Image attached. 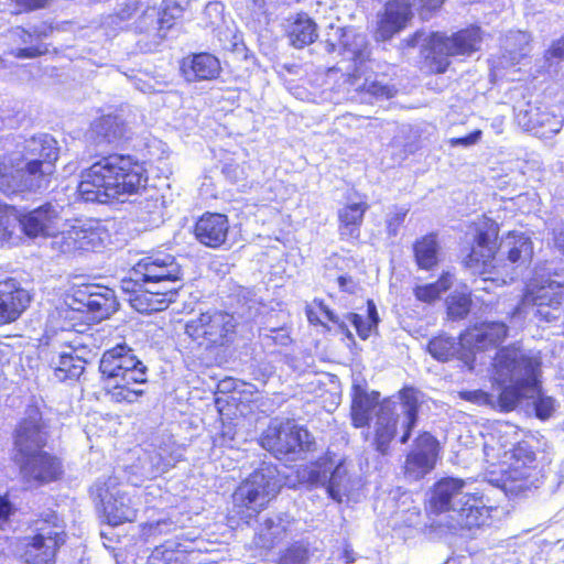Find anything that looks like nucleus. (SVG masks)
Listing matches in <instances>:
<instances>
[{
	"instance_id": "nucleus-30",
	"label": "nucleus",
	"mask_w": 564,
	"mask_h": 564,
	"mask_svg": "<svg viewBox=\"0 0 564 564\" xmlns=\"http://www.w3.org/2000/svg\"><path fill=\"white\" fill-rule=\"evenodd\" d=\"M67 301V306L76 312H93L97 313L100 318L107 316L115 307L113 291L109 288H104L102 292H88L83 295L82 300Z\"/></svg>"
},
{
	"instance_id": "nucleus-51",
	"label": "nucleus",
	"mask_w": 564,
	"mask_h": 564,
	"mask_svg": "<svg viewBox=\"0 0 564 564\" xmlns=\"http://www.w3.org/2000/svg\"><path fill=\"white\" fill-rule=\"evenodd\" d=\"M175 546H176V544L174 542L166 541L164 544L156 546L153 550V552L151 554V558L153 561L162 560L164 562V564H170V562H172V561L177 562V561H180V556L184 557V555L175 552V550H174Z\"/></svg>"
},
{
	"instance_id": "nucleus-49",
	"label": "nucleus",
	"mask_w": 564,
	"mask_h": 564,
	"mask_svg": "<svg viewBox=\"0 0 564 564\" xmlns=\"http://www.w3.org/2000/svg\"><path fill=\"white\" fill-rule=\"evenodd\" d=\"M447 290L446 284H416L414 294L417 300L432 303Z\"/></svg>"
},
{
	"instance_id": "nucleus-46",
	"label": "nucleus",
	"mask_w": 564,
	"mask_h": 564,
	"mask_svg": "<svg viewBox=\"0 0 564 564\" xmlns=\"http://www.w3.org/2000/svg\"><path fill=\"white\" fill-rule=\"evenodd\" d=\"M139 214L143 221L156 224L162 218V203L159 197L153 195L147 196L143 200L139 202Z\"/></svg>"
},
{
	"instance_id": "nucleus-20",
	"label": "nucleus",
	"mask_w": 564,
	"mask_h": 564,
	"mask_svg": "<svg viewBox=\"0 0 564 564\" xmlns=\"http://www.w3.org/2000/svg\"><path fill=\"white\" fill-rule=\"evenodd\" d=\"M437 456L436 438L424 432L417 436L413 448L409 452L404 463V475L410 480H419L432 471Z\"/></svg>"
},
{
	"instance_id": "nucleus-29",
	"label": "nucleus",
	"mask_w": 564,
	"mask_h": 564,
	"mask_svg": "<svg viewBox=\"0 0 564 564\" xmlns=\"http://www.w3.org/2000/svg\"><path fill=\"white\" fill-rule=\"evenodd\" d=\"M98 234L84 225H74L69 229L58 230L55 245H58L62 252L94 249L98 241Z\"/></svg>"
},
{
	"instance_id": "nucleus-61",
	"label": "nucleus",
	"mask_w": 564,
	"mask_h": 564,
	"mask_svg": "<svg viewBox=\"0 0 564 564\" xmlns=\"http://www.w3.org/2000/svg\"><path fill=\"white\" fill-rule=\"evenodd\" d=\"M291 275L286 274L284 269V263L282 261L278 262L270 272L269 282H273L275 280L290 279Z\"/></svg>"
},
{
	"instance_id": "nucleus-41",
	"label": "nucleus",
	"mask_w": 564,
	"mask_h": 564,
	"mask_svg": "<svg viewBox=\"0 0 564 564\" xmlns=\"http://www.w3.org/2000/svg\"><path fill=\"white\" fill-rule=\"evenodd\" d=\"M347 319L354 325L358 336L361 339L369 338L378 329L380 322L377 306L372 300L367 301V316L361 314L349 313Z\"/></svg>"
},
{
	"instance_id": "nucleus-21",
	"label": "nucleus",
	"mask_w": 564,
	"mask_h": 564,
	"mask_svg": "<svg viewBox=\"0 0 564 564\" xmlns=\"http://www.w3.org/2000/svg\"><path fill=\"white\" fill-rule=\"evenodd\" d=\"M516 121L527 131L545 134H556L563 127L564 118L542 109L538 105L527 102L516 108Z\"/></svg>"
},
{
	"instance_id": "nucleus-37",
	"label": "nucleus",
	"mask_w": 564,
	"mask_h": 564,
	"mask_svg": "<svg viewBox=\"0 0 564 564\" xmlns=\"http://www.w3.org/2000/svg\"><path fill=\"white\" fill-rule=\"evenodd\" d=\"M413 251L419 268L432 270L438 263L441 254L436 235L430 234L416 240Z\"/></svg>"
},
{
	"instance_id": "nucleus-62",
	"label": "nucleus",
	"mask_w": 564,
	"mask_h": 564,
	"mask_svg": "<svg viewBox=\"0 0 564 564\" xmlns=\"http://www.w3.org/2000/svg\"><path fill=\"white\" fill-rule=\"evenodd\" d=\"M554 237H553V241H554V246L555 248L562 253L564 254V223L558 226L557 228L554 229Z\"/></svg>"
},
{
	"instance_id": "nucleus-9",
	"label": "nucleus",
	"mask_w": 564,
	"mask_h": 564,
	"mask_svg": "<svg viewBox=\"0 0 564 564\" xmlns=\"http://www.w3.org/2000/svg\"><path fill=\"white\" fill-rule=\"evenodd\" d=\"M66 542L65 523L54 511L35 521V534L23 540L25 564H55L58 549Z\"/></svg>"
},
{
	"instance_id": "nucleus-14",
	"label": "nucleus",
	"mask_w": 564,
	"mask_h": 564,
	"mask_svg": "<svg viewBox=\"0 0 564 564\" xmlns=\"http://www.w3.org/2000/svg\"><path fill=\"white\" fill-rule=\"evenodd\" d=\"M444 0H393L387 3L386 12L379 22L377 37L389 40L402 30L411 19L413 10L432 11L442 6Z\"/></svg>"
},
{
	"instance_id": "nucleus-3",
	"label": "nucleus",
	"mask_w": 564,
	"mask_h": 564,
	"mask_svg": "<svg viewBox=\"0 0 564 564\" xmlns=\"http://www.w3.org/2000/svg\"><path fill=\"white\" fill-rule=\"evenodd\" d=\"M538 361L532 359L519 347L510 346L498 350L494 360V383L499 389L496 397L482 390L460 391V399L499 409L512 411L519 404L522 395L535 391Z\"/></svg>"
},
{
	"instance_id": "nucleus-47",
	"label": "nucleus",
	"mask_w": 564,
	"mask_h": 564,
	"mask_svg": "<svg viewBox=\"0 0 564 564\" xmlns=\"http://www.w3.org/2000/svg\"><path fill=\"white\" fill-rule=\"evenodd\" d=\"M329 469L326 464L316 463L303 470L302 478L312 486H326Z\"/></svg>"
},
{
	"instance_id": "nucleus-53",
	"label": "nucleus",
	"mask_w": 564,
	"mask_h": 564,
	"mask_svg": "<svg viewBox=\"0 0 564 564\" xmlns=\"http://www.w3.org/2000/svg\"><path fill=\"white\" fill-rule=\"evenodd\" d=\"M545 57L550 65L555 64L560 69L564 70V37L553 43Z\"/></svg>"
},
{
	"instance_id": "nucleus-40",
	"label": "nucleus",
	"mask_w": 564,
	"mask_h": 564,
	"mask_svg": "<svg viewBox=\"0 0 564 564\" xmlns=\"http://www.w3.org/2000/svg\"><path fill=\"white\" fill-rule=\"evenodd\" d=\"M502 458L506 465L533 466L535 453L525 442H505L502 443Z\"/></svg>"
},
{
	"instance_id": "nucleus-2",
	"label": "nucleus",
	"mask_w": 564,
	"mask_h": 564,
	"mask_svg": "<svg viewBox=\"0 0 564 564\" xmlns=\"http://www.w3.org/2000/svg\"><path fill=\"white\" fill-rule=\"evenodd\" d=\"M58 156V142L51 134L24 139L13 152L0 159V191L10 196L46 189Z\"/></svg>"
},
{
	"instance_id": "nucleus-18",
	"label": "nucleus",
	"mask_w": 564,
	"mask_h": 564,
	"mask_svg": "<svg viewBox=\"0 0 564 564\" xmlns=\"http://www.w3.org/2000/svg\"><path fill=\"white\" fill-rule=\"evenodd\" d=\"M333 33H327L325 51L329 54L339 50L344 59L351 61L356 65L362 64L369 58L370 51L366 35L356 33L351 29L330 26Z\"/></svg>"
},
{
	"instance_id": "nucleus-33",
	"label": "nucleus",
	"mask_w": 564,
	"mask_h": 564,
	"mask_svg": "<svg viewBox=\"0 0 564 564\" xmlns=\"http://www.w3.org/2000/svg\"><path fill=\"white\" fill-rule=\"evenodd\" d=\"M86 361L70 352H59L51 359L54 376L59 381L77 380L85 370Z\"/></svg>"
},
{
	"instance_id": "nucleus-25",
	"label": "nucleus",
	"mask_w": 564,
	"mask_h": 564,
	"mask_svg": "<svg viewBox=\"0 0 564 564\" xmlns=\"http://www.w3.org/2000/svg\"><path fill=\"white\" fill-rule=\"evenodd\" d=\"M29 291L15 284H0V325L17 321L31 302Z\"/></svg>"
},
{
	"instance_id": "nucleus-15",
	"label": "nucleus",
	"mask_w": 564,
	"mask_h": 564,
	"mask_svg": "<svg viewBox=\"0 0 564 564\" xmlns=\"http://www.w3.org/2000/svg\"><path fill=\"white\" fill-rule=\"evenodd\" d=\"M14 462L19 466L22 479L31 486L55 481L63 474L61 460L45 451L14 458Z\"/></svg>"
},
{
	"instance_id": "nucleus-45",
	"label": "nucleus",
	"mask_w": 564,
	"mask_h": 564,
	"mask_svg": "<svg viewBox=\"0 0 564 564\" xmlns=\"http://www.w3.org/2000/svg\"><path fill=\"white\" fill-rule=\"evenodd\" d=\"M132 288L123 289L130 293L129 301L131 306L141 313H153L158 312L155 301H153L152 293L148 292L147 289H142L143 284H130Z\"/></svg>"
},
{
	"instance_id": "nucleus-34",
	"label": "nucleus",
	"mask_w": 564,
	"mask_h": 564,
	"mask_svg": "<svg viewBox=\"0 0 564 564\" xmlns=\"http://www.w3.org/2000/svg\"><path fill=\"white\" fill-rule=\"evenodd\" d=\"M500 250L502 253H507L510 262L520 264L529 262L533 254L532 241L523 234L508 235L501 242Z\"/></svg>"
},
{
	"instance_id": "nucleus-17",
	"label": "nucleus",
	"mask_w": 564,
	"mask_h": 564,
	"mask_svg": "<svg viewBox=\"0 0 564 564\" xmlns=\"http://www.w3.org/2000/svg\"><path fill=\"white\" fill-rule=\"evenodd\" d=\"M180 268L174 258L166 253L145 257L131 269L128 278L121 282H175L180 279Z\"/></svg>"
},
{
	"instance_id": "nucleus-35",
	"label": "nucleus",
	"mask_w": 564,
	"mask_h": 564,
	"mask_svg": "<svg viewBox=\"0 0 564 564\" xmlns=\"http://www.w3.org/2000/svg\"><path fill=\"white\" fill-rule=\"evenodd\" d=\"M358 78L354 75L351 85L355 86L356 93L360 96L361 102H372L373 100L390 99L397 94V89L393 85H389L383 79L366 78L365 82L359 85Z\"/></svg>"
},
{
	"instance_id": "nucleus-24",
	"label": "nucleus",
	"mask_w": 564,
	"mask_h": 564,
	"mask_svg": "<svg viewBox=\"0 0 564 564\" xmlns=\"http://www.w3.org/2000/svg\"><path fill=\"white\" fill-rule=\"evenodd\" d=\"M130 128L119 116H104L97 119L88 132V139L98 147L118 145L130 139Z\"/></svg>"
},
{
	"instance_id": "nucleus-19",
	"label": "nucleus",
	"mask_w": 564,
	"mask_h": 564,
	"mask_svg": "<svg viewBox=\"0 0 564 564\" xmlns=\"http://www.w3.org/2000/svg\"><path fill=\"white\" fill-rule=\"evenodd\" d=\"M17 217V227H21L29 237L52 236L56 239L58 230L64 226L61 210L52 204H45L24 215Z\"/></svg>"
},
{
	"instance_id": "nucleus-26",
	"label": "nucleus",
	"mask_w": 564,
	"mask_h": 564,
	"mask_svg": "<svg viewBox=\"0 0 564 564\" xmlns=\"http://www.w3.org/2000/svg\"><path fill=\"white\" fill-rule=\"evenodd\" d=\"M229 224L223 214H204L195 225L197 240L210 248L220 247L227 238Z\"/></svg>"
},
{
	"instance_id": "nucleus-23",
	"label": "nucleus",
	"mask_w": 564,
	"mask_h": 564,
	"mask_svg": "<svg viewBox=\"0 0 564 564\" xmlns=\"http://www.w3.org/2000/svg\"><path fill=\"white\" fill-rule=\"evenodd\" d=\"M467 484L459 478H443L438 480L431 492L430 509L432 512H453L460 500L466 497Z\"/></svg>"
},
{
	"instance_id": "nucleus-6",
	"label": "nucleus",
	"mask_w": 564,
	"mask_h": 564,
	"mask_svg": "<svg viewBox=\"0 0 564 564\" xmlns=\"http://www.w3.org/2000/svg\"><path fill=\"white\" fill-rule=\"evenodd\" d=\"M508 327L501 322L481 323L467 328L457 341L454 337L441 335L430 340L427 350L438 361L457 358L473 369L475 354L497 346L507 337Z\"/></svg>"
},
{
	"instance_id": "nucleus-8",
	"label": "nucleus",
	"mask_w": 564,
	"mask_h": 564,
	"mask_svg": "<svg viewBox=\"0 0 564 564\" xmlns=\"http://www.w3.org/2000/svg\"><path fill=\"white\" fill-rule=\"evenodd\" d=\"M280 489L278 469L263 464L256 469L232 495V511L248 522L259 513Z\"/></svg>"
},
{
	"instance_id": "nucleus-48",
	"label": "nucleus",
	"mask_w": 564,
	"mask_h": 564,
	"mask_svg": "<svg viewBox=\"0 0 564 564\" xmlns=\"http://www.w3.org/2000/svg\"><path fill=\"white\" fill-rule=\"evenodd\" d=\"M17 220L13 209L0 205V243L11 238L17 228Z\"/></svg>"
},
{
	"instance_id": "nucleus-57",
	"label": "nucleus",
	"mask_w": 564,
	"mask_h": 564,
	"mask_svg": "<svg viewBox=\"0 0 564 564\" xmlns=\"http://www.w3.org/2000/svg\"><path fill=\"white\" fill-rule=\"evenodd\" d=\"M312 305H314L318 313L327 321L333 323L339 322L338 316L324 303V301L315 299L312 302Z\"/></svg>"
},
{
	"instance_id": "nucleus-60",
	"label": "nucleus",
	"mask_w": 564,
	"mask_h": 564,
	"mask_svg": "<svg viewBox=\"0 0 564 564\" xmlns=\"http://www.w3.org/2000/svg\"><path fill=\"white\" fill-rule=\"evenodd\" d=\"M18 6L25 10H37L46 7L51 0H13Z\"/></svg>"
},
{
	"instance_id": "nucleus-5",
	"label": "nucleus",
	"mask_w": 564,
	"mask_h": 564,
	"mask_svg": "<svg viewBox=\"0 0 564 564\" xmlns=\"http://www.w3.org/2000/svg\"><path fill=\"white\" fill-rule=\"evenodd\" d=\"M99 371L113 401L132 403L143 394L132 386L148 381V367L126 343L104 351Z\"/></svg>"
},
{
	"instance_id": "nucleus-16",
	"label": "nucleus",
	"mask_w": 564,
	"mask_h": 564,
	"mask_svg": "<svg viewBox=\"0 0 564 564\" xmlns=\"http://www.w3.org/2000/svg\"><path fill=\"white\" fill-rule=\"evenodd\" d=\"M47 442V432L42 414L36 408H30L14 431V458L43 451Z\"/></svg>"
},
{
	"instance_id": "nucleus-56",
	"label": "nucleus",
	"mask_w": 564,
	"mask_h": 564,
	"mask_svg": "<svg viewBox=\"0 0 564 564\" xmlns=\"http://www.w3.org/2000/svg\"><path fill=\"white\" fill-rule=\"evenodd\" d=\"M176 524L170 519L159 520L149 524L150 534H165L174 531Z\"/></svg>"
},
{
	"instance_id": "nucleus-43",
	"label": "nucleus",
	"mask_w": 564,
	"mask_h": 564,
	"mask_svg": "<svg viewBox=\"0 0 564 564\" xmlns=\"http://www.w3.org/2000/svg\"><path fill=\"white\" fill-rule=\"evenodd\" d=\"M534 471L533 466H517L508 465L505 470V487H509L510 490H525L529 489L533 481L530 480Z\"/></svg>"
},
{
	"instance_id": "nucleus-22",
	"label": "nucleus",
	"mask_w": 564,
	"mask_h": 564,
	"mask_svg": "<svg viewBox=\"0 0 564 564\" xmlns=\"http://www.w3.org/2000/svg\"><path fill=\"white\" fill-rule=\"evenodd\" d=\"M466 497L455 507L452 518L462 528L473 529L488 525L490 521L491 507L487 506L484 496L478 492L466 490Z\"/></svg>"
},
{
	"instance_id": "nucleus-4",
	"label": "nucleus",
	"mask_w": 564,
	"mask_h": 564,
	"mask_svg": "<svg viewBox=\"0 0 564 564\" xmlns=\"http://www.w3.org/2000/svg\"><path fill=\"white\" fill-rule=\"evenodd\" d=\"M148 174L143 163L131 155L102 156L80 174L78 193L86 202L108 203L147 193Z\"/></svg>"
},
{
	"instance_id": "nucleus-58",
	"label": "nucleus",
	"mask_w": 564,
	"mask_h": 564,
	"mask_svg": "<svg viewBox=\"0 0 564 564\" xmlns=\"http://www.w3.org/2000/svg\"><path fill=\"white\" fill-rule=\"evenodd\" d=\"M173 11H175V13L169 14L167 9H165L163 11L162 15L158 19L159 32H161L163 30H169L170 28H172V25H173L172 20L174 18H176V15H180L181 9L174 8Z\"/></svg>"
},
{
	"instance_id": "nucleus-54",
	"label": "nucleus",
	"mask_w": 564,
	"mask_h": 564,
	"mask_svg": "<svg viewBox=\"0 0 564 564\" xmlns=\"http://www.w3.org/2000/svg\"><path fill=\"white\" fill-rule=\"evenodd\" d=\"M307 561V550L301 545H293L290 547L280 564H305Z\"/></svg>"
},
{
	"instance_id": "nucleus-13",
	"label": "nucleus",
	"mask_w": 564,
	"mask_h": 564,
	"mask_svg": "<svg viewBox=\"0 0 564 564\" xmlns=\"http://www.w3.org/2000/svg\"><path fill=\"white\" fill-rule=\"evenodd\" d=\"M498 225L491 219H485L476 227L475 245L463 263L473 274L484 275L494 268L497 250Z\"/></svg>"
},
{
	"instance_id": "nucleus-10",
	"label": "nucleus",
	"mask_w": 564,
	"mask_h": 564,
	"mask_svg": "<svg viewBox=\"0 0 564 564\" xmlns=\"http://www.w3.org/2000/svg\"><path fill=\"white\" fill-rule=\"evenodd\" d=\"M261 446L278 459H295L303 452L315 448V440L293 421L271 420L260 437Z\"/></svg>"
},
{
	"instance_id": "nucleus-32",
	"label": "nucleus",
	"mask_w": 564,
	"mask_h": 564,
	"mask_svg": "<svg viewBox=\"0 0 564 564\" xmlns=\"http://www.w3.org/2000/svg\"><path fill=\"white\" fill-rule=\"evenodd\" d=\"M367 209L368 204L360 202L347 204L339 210V232L341 238L355 239L359 237V228Z\"/></svg>"
},
{
	"instance_id": "nucleus-55",
	"label": "nucleus",
	"mask_w": 564,
	"mask_h": 564,
	"mask_svg": "<svg viewBox=\"0 0 564 564\" xmlns=\"http://www.w3.org/2000/svg\"><path fill=\"white\" fill-rule=\"evenodd\" d=\"M409 209L405 207H394L387 219L388 232L391 236H395L398 234L399 227L404 221Z\"/></svg>"
},
{
	"instance_id": "nucleus-11",
	"label": "nucleus",
	"mask_w": 564,
	"mask_h": 564,
	"mask_svg": "<svg viewBox=\"0 0 564 564\" xmlns=\"http://www.w3.org/2000/svg\"><path fill=\"white\" fill-rule=\"evenodd\" d=\"M93 494L98 498L102 517L108 524L116 527L137 519L138 502L121 488L116 476L98 479L93 487Z\"/></svg>"
},
{
	"instance_id": "nucleus-42",
	"label": "nucleus",
	"mask_w": 564,
	"mask_h": 564,
	"mask_svg": "<svg viewBox=\"0 0 564 564\" xmlns=\"http://www.w3.org/2000/svg\"><path fill=\"white\" fill-rule=\"evenodd\" d=\"M528 355L532 359L538 361L536 387H535V391L534 392L529 393L528 395H522L519 399V402L522 399H533V408H534V412H535L536 417H539L540 420H547L553 414V412L555 410V400L553 398H551V397H545V395L541 394L540 381H539L541 360L536 356H532L530 354H528Z\"/></svg>"
},
{
	"instance_id": "nucleus-39",
	"label": "nucleus",
	"mask_w": 564,
	"mask_h": 564,
	"mask_svg": "<svg viewBox=\"0 0 564 564\" xmlns=\"http://www.w3.org/2000/svg\"><path fill=\"white\" fill-rule=\"evenodd\" d=\"M326 489L329 497L338 502L351 491L352 481L344 463H339L333 470L329 469Z\"/></svg>"
},
{
	"instance_id": "nucleus-31",
	"label": "nucleus",
	"mask_w": 564,
	"mask_h": 564,
	"mask_svg": "<svg viewBox=\"0 0 564 564\" xmlns=\"http://www.w3.org/2000/svg\"><path fill=\"white\" fill-rule=\"evenodd\" d=\"M317 36V25L306 13H297L290 20L288 37L293 47L303 48L312 44Z\"/></svg>"
},
{
	"instance_id": "nucleus-7",
	"label": "nucleus",
	"mask_w": 564,
	"mask_h": 564,
	"mask_svg": "<svg viewBox=\"0 0 564 564\" xmlns=\"http://www.w3.org/2000/svg\"><path fill=\"white\" fill-rule=\"evenodd\" d=\"M481 32L478 26H470L448 37L441 33L416 31L403 40L408 47L420 46L434 73H445L449 65V56L469 55L479 48Z\"/></svg>"
},
{
	"instance_id": "nucleus-27",
	"label": "nucleus",
	"mask_w": 564,
	"mask_h": 564,
	"mask_svg": "<svg viewBox=\"0 0 564 564\" xmlns=\"http://www.w3.org/2000/svg\"><path fill=\"white\" fill-rule=\"evenodd\" d=\"M50 30L44 24L34 25L30 29L17 26L12 30V36L25 47L12 51L18 58H35L46 53L47 48L42 41L48 36Z\"/></svg>"
},
{
	"instance_id": "nucleus-12",
	"label": "nucleus",
	"mask_w": 564,
	"mask_h": 564,
	"mask_svg": "<svg viewBox=\"0 0 564 564\" xmlns=\"http://www.w3.org/2000/svg\"><path fill=\"white\" fill-rule=\"evenodd\" d=\"M236 327L231 314L223 311H207L198 317L188 321L185 333L199 345H224L229 334Z\"/></svg>"
},
{
	"instance_id": "nucleus-28",
	"label": "nucleus",
	"mask_w": 564,
	"mask_h": 564,
	"mask_svg": "<svg viewBox=\"0 0 564 564\" xmlns=\"http://www.w3.org/2000/svg\"><path fill=\"white\" fill-rule=\"evenodd\" d=\"M181 69L187 82H198L215 79L221 67L216 56L209 53H199L185 58Z\"/></svg>"
},
{
	"instance_id": "nucleus-59",
	"label": "nucleus",
	"mask_w": 564,
	"mask_h": 564,
	"mask_svg": "<svg viewBox=\"0 0 564 564\" xmlns=\"http://www.w3.org/2000/svg\"><path fill=\"white\" fill-rule=\"evenodd\" d=\"M480 135H481V132L479 130H477V131L469 133L466 137L451 139V144L452 145L469 147V145L477 143L478 140L480 139Z\"/></svg>"
},
{
	"instance_id": "nucleus-1",
	"label": "nucleus",
	"mask_w": 564,
	"mask_h": 564,
	"mask_svg": "<svg viewBox=\"0 0 564 564\" xmlns=\"http://www.w3.org/2000/svg\"><path fill=\"white\" fill-rule=\"evenodd\" d=\"M380 393L369 391L365 381L352 384L351 421L357 429L369 425L372 411L378 406L373 425V446L381 455L390 453V443L400 432V443L405 444L417 424L420 391L405 387L398 395L379 402Z\"/></svg>"
},
{
	"instance_id": "nucleus-63",
	"label": "nucleus",
	"mask_w": 564,
	"mask_h": 564,
	"mask_svg": "<svg viewBox=\"0 0 564 564\" xmlns=\"http://www.w3.org/2000/svg\"><path fill=\"white\" fill-rule=\"evenodd\" d=\"M12 512L11 503L6 499H0V529L8 521L9 516Z\"/></svg>"
},
{
	"instance_id": "nucleus-38",
	"label": "nucleus",
	"mask_w": 564,
	"mask_h": 564,
	"mask_svg": "<svg viewBox=\"0 0 564 564\" xmlns=\"http://www.w3.org/2000/svg\"><path fill=\"white\" fill-rule=\"evenodd\" d=\"M291 521L282 517L267 519L258 532L257 544L265 549L273 547L286 536Z\"/></svg>"
},
{
	"instance_id": "nucleus-64",
	"label": "nucleus",
	"mask_w": 564,
	"mask_h": 564,
	"mask_svg": "<svg viewBox=\"0 0 564 564\" xmlns=\"http://www.w3.org/2000/svg\"><path fill=\"white\" fill-rule=\"evenodd\" d=\"M306 316H307L308 322L312 324H323L322 315L318 313V311L312 304L306 306Z\"/></svg>"
},
{
	"instance_id": "nucleus-36",
	"label": "nucleus",
	"mask_w": 564,
	"mask_h": 564,
	"mask_svg": "<svg viewBox=\"0 0 564 564\" xmlns=\"http://www.w3.org/2000/svg\"><path fill=\"white\" fill-rule=\"evenodd\" d=\"M530 35L523 31H510L503 41L506 54L502 55V66H513L529 53Z\"/></svg>"
},
{
	"instance_id": "nucleus-44",
	"label": "nucleus",
	"mask_w": 564,
	"mask_h": 564,
	"mask_svg": "<svg viewBox=\"0 0 564 564\" xmlns=\"http://www.w3.org/2000/svg\"><path fill=\"white\" fill-rule=\"evenodd\" d=\"M447 316L452 321L465 318L470 312L471 297L466 291H455L446 297Z\"/></svg>"
},
{
	"instance_id": "nucleus-52",
	"label": "nucleus",
	"mask_w": 564,
	"mask_h": 564,
	"mask_svg": "<svg viewBox=\"0 0 564 564\" xmlns=\"http://www.w3.org/2000/svg\"><path fill=\"white\" fill-rule=\"evenodd\" d=\"M159 284H152V289H147L148 292L152 293L153 301H155V306L158 312L165 310L170 303L175 301L177 291L176 290H159Z\"/></svg>"
},
{
	"instance_id": "nucleus-50",
	"label": "nucleus",
	"mask_w": 564,
	"mask_h": 564,
	"mask_svg": "<svg viewBox=\"0 0 564 564\" xmlns=\"http://www.w3.org/2000/svg\"><path fill=\"white\" fill-rule=\"evenodd\" d=\"M492 438L497 440L499 445L498 456L502 457V443L505 442H517L519 440V431L517 426L509 423H501L497 426Z\"/></svg>"
}]
</instances>
